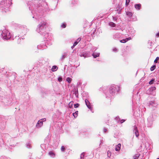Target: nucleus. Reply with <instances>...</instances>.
Instances as JSON below:
<instances>
[{"mask_svg":"<svg viewBox=\"0 0 159 159\" xmlns=\"http://www.w3.org/2000/svg\"><path fill=\"white\" fill-rule=\"evenodd\" d=\"M156 36L159 37V32L156 34Z\"/></svg>","mask_w":159,"mask_h":159,"instance_id":"nucleus-51","label":"nucleus"},{"mask_svg":"<svg viewBox=\"0 0 159 159\" xmlns=\"http://www.w3.org/2000/svg\"><path fill=\"white\" fill-rule=\"evenodd\" d=\"M26 146L28 148H31V145L29 143H27L26 144Z\"/></svg>","mask_w":159,"mask_h":159,"instance_id":"nucleus-28","label":"nucleus"},{"mask_svg":"<svg viewBox=\"0 0 159 159\" xmlns=\"http://www.w3.org/2000/svg\"><path fill=\"white\" fill-rule=\"evenodd\" d=\"M57 69V66H52L51 70L53 72L55 71H56Z\"/></svg>","mask_w":159,"mask_h":159,"instance_id":"nucleus-19","label":"nucleus"},{"mask_svg":"<svg viewBox=\"0 0 159 159\" xmlns=\"http://www.w3.org/2000/svg\"><path fill=\"white\" fill-rule=\"evenodd\" d=\"M47 24L45 21H41L37 26L36 31L40 35L43 36L45 38L49 37L48 34L46 32Z\"/></svg>","mask_w":159,"mask_h":159,"instance_id":"nucleus-2","label":"nucleus"},{"mask_svg":"<svg viewBox=\"0 0 159 159\" xmlns=\"http://www.w3.org/2000/svg\"><path fill=\"white\" fill-rule=\"evenodd\" d=\"M75 46H74V45L73 44V45L71 46V48L73 49Z\"/></svg>","mask_w":159,"mask_h":159,"instance_id":"nucleus-54","label":"nucleus"},{"mask_svg":"<svg viewBox=\"0 0 159 159\" xmlns=\"http://www.w3.org/2000/svg\"><path fill=\"white\" fill-rule=\"evenodd\" d=\"M11 0H2L0 2V9L2 13L6 12L9 11L11 4Z\"/></svg>","mask_w":159,"mask_h":159,"instance_id":"nucleus-3","label":"nucleus"},{"mask_svg":"<svg viewBox=\"0 0 159 159\" xmlns=\"http://www.w3.org/2000/svg\"><path fill=\"white\" fill-rule=\"evenodd\" d=\"M81 40V39L80 38H78V39H77V40L76 41H78V42L80 41Z\"/></svg>","mask_w":159,"mask_h":159,"instance_id":"nucleus-50","label":"nucleus"},{"mask_svg":"<svg viewBox=\"0 0 159 159\" xmlns=\"http://www.w3.org/2000/svg\"><path fill=\"white\" fill-rule=\"evenodd\" d=\"M78 43V41H75L74 43V46H76Z\"/></svg>","mask_w":159,"mask_h":159,"instance_id":"nucleus-43","label":"nucleus"},{"mask_svg":"<svg viewBox=\"0 0 159 159\" xmlns=\"http://www.w3.org/2000/svg\"><path fill=\"white\" fill-rule=\"evenodd\" d=\"M78 111H76L75 113H73V115L75 118H76L78 116Z\"/></svg>","mask_w":159,"mask_h":159,"instance_id":"nucleus-25","label":"nucleus"},{"mask_svg":"<svg viewBox=\"0 0 159 159\" xmlns=\"http://www.w3.org/2000/svg\"><path fill=\"white\" fill-rule=\"evenodd\" d=\"M156 67V66L155 65L152 66L150 68V70L151 71H153Z\"/></svg>","mask_w":159,"mask_h":159,"instance_id":"nucleus-27","label":"nucleus"},{"mask_svg":"<svg viewBox=\"0 0 159 159\" xmlns=\"http://www.w3.org/2000/svg\"><path fill=\"white\" fill-rule=\"evenodd\" d=\"M120 34L118 33H117L114 35L113 38L114 39H116L120 38Z\"/></svg>","mask_w":159,"mask_h":159,"instance_id":"nucleus-13","label":"nucleus"},{"mask_svg":"<svg viewBox=\"0 0 159 159\" xmlns=\"http://www.w3.org/2000/svg\"><path fill=\"white\" fill-rule=\"evenodd\" d=\"M130 2V0H126V5L127 6L128 5L129 3Z\"/></svg>","mask_w":159,"mask_h":159,"instance_id":"nucleus-38","label":"nucleus"},{"mask_svg":"<svg viewBox=\"0 0 159 159\" xmlns=\"http://www.w3.org/2000/svg\"><path fill=\"white\" fill-rule=\"evenodd\" d=\"M148 120L149 122V126H151L152 124L153 121L154 120L152 116H149L148 118Z\"/></svg>","mask_w":159,"mask_h":159,"instance_id":"nucleus-11","label":"nucleus"},{"mask_svg":"<svg viewBox=\"0 0 159 159\" xmlns=\"http://www.w3.org/2000/svg\"><path fill=\"white\" fill-rule=\"evenodd\" d=\"M151 89L152 91L156 89V88L155 87H152Z\"/></svg>","mask_w":159,"mask_h":159,"instance_id":"nucleus-46","label":"nucleus"},{"mask_svg":"<svg viewBox=\"0 0 159 159\" xmlns=\"http://www.w3.org/2000/svg\"><path fill=\"white\" fill-rule=\"evenodd\" d=\"M72 80V79L69 77H67L66 79V81L69 84L70 83Z\"/></svg>","mask_w":159,"mask_h":159,"instance_id":"nucleus-23","label":"nucleus"},{"mask_svg":"<svg viewBox=\"0 0 159 159\" xmlns=\"http://www.w3.org/2000/svg\"><path fill=\"white\" fill-rule=\"evenodd\" d=\"M134 7L137 10L140 9L141 7V4H136L134 5Z\"/></svg>","mask_w":159,"mask_h":159,"instance_id":"nucleus-16","label":"nucleus"},{"mask_svg":"<svg viewBox=\"0 0 159 159\" xmlns=\"http://www.w3.org/2000/svg\"><path fill=\"white\" fill-rule=\"evenodd\" d=\"M149 105L154 107H156L157 105V103L153 101H151L150 102Z\"/></svg>","mask_w":159,"mask_h":159,"instance_id":"nucleus-14","label":"nucleus"},{"mask_svg":"<svg viewBox=\"0 0 159 159\" xmlns=\"http://www.w3.org/2000/svg\"><path fill=\"white\" fill-rule=\"evenodd\" d=\"M1 159H10V158L6 157H1Z\"/></svg>","mask_w":159,"mask_h":159,"instance_id":"nucleus-37","label":"nucleus"},{"mask_svg":"<svg viewBox=\"0 0 159 159\" xmlns=\"http://www.w3.org/2000/svg\"><path fill=\"white\" fill-rule=\"evenodd\" d=\"M46 41L45 43V44H44L43 43H42L38 45L37 46V48L38 49L43 50L46 49L47 47V46L46 44V43H47V44L48 45H50L51 44L50 42H48V40H51L52 39V38L50 37V38H46Z\"/></svg>","mask_w":159,"mask_h":159,"instance_id":"nucleus-5","label":"nucleus"},{"mask_svg":"<svg viewBox=\"0 0 159 159\" xmlns=\"http://www.w3.org/2000/svg\"><path fill=\"white\" fill-rule=\"evenodd\" d=\"M120 90V87L118 85H113L109 88V90L106 93L107 97L110 98L117 94Z\"/></svg>","mask_w":159,"mask_h":159,"instance_id":"nucleus-4","label":"nucleus"},{"mask_svg":"<svg viewBox=\"0 0 159 159\" xmlns=\"http://www.w3.org/2000/svg\"><path fill=\"white\" fill-rule=\"evenodd\" d=\"M99 53H93L92 55L93 56L94 58H96L97 57H98L99 56Z\"/></svg>","mask_w":159,"mask_h":159,"instance_id":"nucleus-17","label":"nucleus"},{"mask_svg":"<svg viewBox=\"0 0 159 159\" xmlns=\"http://www.w3.org/2000/svg\"><path fill=\"white\" fill-rule=\"evenodd\" d=\"M80 106V104L79 103H76L74 105V107L76 108Z\"/></svg>","mask_w":159,"mask_h":159,"instance_id":"nucleus-34","label":"nucleus"},{"mask_svg":"<svg viewBox=\"0 0 159 159\" xmlns=\"http://www.w3.org/2000/svg\"><path fill=\"white\" fill-rule=\"evenodd\" d=\"M75 96L77 97L78 98V91L77 90H76V89H75Z\"/></svg>","mask_w":159,"mask_h":159,"instance_id":"nucleus-31","label":"nucleus"},{"mask_svg":"<svg viewBox=\"0 0 159 159\" xmlns=\"http://www.w3.org/2000/svg\"><path fill=\"white\" fill-rule=\"evenodd\" d=\"M157 159H159V158H157Z\"/></svg>","mask_w":159,"mask_h":159,"instance_id":"nucleus-55","label":"nucleus"},{"mask_svg":"<svg viewBox=\"0 0 159 159\" xmlns=\"http://www.w3.org/2000/svg\"><path fill=\"white\" fill-rule=\"evenodd\" d=\"M49 154L50 156L52 157H54L55 156V154L52 151H50L49 152Z\"/></svg>","mask_w":159,"mask_h":159,"instance_id":"nucleus-21","label":"nucleus"},{"mask_svg":"<svg viewBox=\"0 0 159 159\" xmlns=\"http://www.w3.org/2000/svg\"><path fill=\"white\" fill-rule=\"evenodd\" d=\"M39 61H40V60H39ZM43 59H42V61H41V62H40H40H40V63H43Z\"/></svg>","mask_w":159,"mask_h":159,"instance_id":"nucleus-53","label":"nucleus"},{"mask_svg":"<svg viewBox=\"0 0 159 159\" xmlns=\"http://www.w3.org/2000/svg\"><path fill=\"white\" fill-rule=\"evenodd\" d=\"M107 156L108 157H110L111 156V151H107Z\"/></svg>","mask_w":159,"mask_h":159,"instance_id":"nucleus-30","label":"nucleus"},{"mask_svg":"<svg viewBox=\"0 0 159 159\" xmlns=\"http://www.w3.org/2000/svg\"><path fill=\"white\" fill-rule=\"evenodd\" d=\"M84 157V153L83 152L80 155V159H83Z\"/></svg>","mask_w":159,"mask_h":159,"instance_id":"nucleus-32","label":"nucleus"},{"mask_svg":"<svg viewBox=\"0 0 159 159\" xmlns=\"http://www.w3.org/2000/svg\"><path fill=\"white\" fill-rule=\"evenodd\" d=\"M103 138H102V139L101 140L100 144H103Z\"/></svg>","mask_w":159,"mask_h":159,"instance_id":"nucleus-48","label":"nucleus"},{"mask_svg":"<svg viewBox=\"0 0 159 159\" xmlns=\"http://www.w3.org/2000/svg\"><path fill=\"white\" fill-rule=\"evenodd\" d=\"M28 6L33 15L32 17L39 20L43 15V10L47 11L48 7L44 1L34 0L28 2Z\"/></svg>","mask_w":159,"mask_h":159,"instance_id":"nucleus-1","label":"nucleus"},{"mask_svg":"<svg viewBox=\"0 0 159 159\" xmlns=\"http://www.w3.org/2000/svg\"><path fill=\"white\" fill-rule=\"evenodd\" d=\"M103 132L104 133H106L107 132V129H106L105 128H104V129H103Z\"/></svg>","mask_w":159,"mask_h":159,"instance_id":"nucleus-42","label":"nucleus"},{"mask_svg":"<svg viewBox=\"0 0 159 159\" xmlns=\"http://www.w3.org/2000/svg\"><path fill=\"white\" fill-rule=\"evenodd\" d=\"M113 51L115 52H117V49L116 48H115L113 49Z\"/></svg>","mask_w":159,"mask_h":159,"instance_id":"nucleus-45","label":"nucleus"},{"mask_svg":"<svg viewBox=\"0 0 159 159\" xmlns=\"http://www.w3.org/2000/svg\"><path fill=\"white\" fill-rule=\"evenodd\" d=\"M159 59V57H156V59H155L154 61V62L155 63H157V61Z\"/></svg>","mask_w":159,"mask_h":159,"instance_id":"nucleus-36","label":"nucleus"},{"mask_svg":"<svg viewBox=\"0 0 159 159\" xmlns=\"http://www.w3.org/2000/svg\"><path fill=\"white\" fill-rule=\"evenodd\" d=\"M113 20L114 21H116L117 19L116 18V17H115L114 16L112 17Z\"/></svg>","mask_w":159,"mask_h":159,"instance_id":"nucleus-44","label":"nucleus"},{"mask_svg":"<svg viewBox=\"0 0 159 159\" xmlns=\"http://www.w3.org/2000/svg\"><path fill=\"white\" fill-rule=\"evenodd\" d=\"M137 20V18H136V17H134V18L133 20Z\"/></svg>","mask_w":159,"mask_h":159,"instance_id":"nucleus-52","label":"nucleus"},{"mask_svg":"<svg viewBox=\"0 0 159 159\" xmlns=\"http://www.w3.org/2000/svg\"><path fill=\"white\" fill-rule=\"evenodd\" d=\"M126 14L129 17H131L133 15V13L129 11L126 12Z\"/></svg>","mask_w":159,"mask_h":159,"instance_id":"nucleus-20","label":"nucleus"},{"mask_svg":"<svg viewBox=\"0 0 159 159\" xmlns=\"http://www.w3.org/2000/svg\"><path fill=\"white\" fill-rule=\"evenodd\" d=\"M2 35L3 38L6 40L9 39L11 38V35L10 32L6 29H5L2 31Z\"/></svg>","mask_w":159,"mask_h":159,"instance_id":"nucleus-6","label":"nucleus"},{"mask_svg":"<svg viewBox=\"0 0 159 159\" xmlns=\"http://www.w3.org/2000/svg\"><path fill=\"white\" fill-rule=\"evenodd\" d=\"M108 24L109 25L112 27H115L116 26V24L112 22H110Z\"/></svg>","mask_w":159,"mask_h":159,"instance_id":"nucleus-22","label":"nucleus"},{"mask_svg":"<svg viewBox=\"0 0 159 159\" xmlns=\"http://www.w3.org/2000/svg\"><path fill=\"white\" fill-rule=\"evenodd\" d=\"M154 81V80L153 79H152L149 82V84H152Z\"/></svg>","mask_w":159,"mask_h":159,"instance_id":"nucleus-39","label":"nucleus"},{"mask_svg":"<svg viewBox=\"0 0 159 159\" xmlns=\"http://www.w3.org/2000/svg\"><path fill=\"white\" fill-rule=\"evenodd\" d=\"M67 56V54L66 53H64L61 56V59L62 60H63Z\"/></svg>","mask_w":159,"mask_h":159,"instance_id":"nucleus-24","label":"nucleus"},{"mask_svg":"<svg viewBox=\"0 0 159 159\" xmlns=\"http://www.w3.org/2000/svg\"><path fill=\"white\" fill-rule=\"evenodd\" d=\"M58 80L60 82H61L62 80V78L61 77H59L58 78Z\"/></svg>","mask_w":159,"mask_h":159,"instance_id":"nucleus-33","label":"nucleus"},{"mask_svg":"<svg viewBox=\"0 0 159 159\" xmlns=\"http://www.w3.org/2000/svg\"><path fill=\"white\" fill-rule=\"evenodd\" d=\"M125 121V120L122 119L121 120H120V122L121 123H123Z\"/></svg>","mask_w":159,"mask_h":159,"instance_id":"nucleus-47","label":"nucleus"},{"mask_svg":"<svg viewBox=\"0 0 159 159\" xmlns=\"http://www.w3.org/2000/svg\"><path fill=\"white\" fill-rule=\"evenodd\" d=\"M84 57H86L90 56V55L89 52H84Z\"/></svg>","mask_w":159,"mask_h":159,"instance_id":"nucleus-18","label":"nucleus"},{"mask_svg":"<svg viewBox=\"0 0 159 159\" xmlns=\"http://www.w3.org/2000/svg\"><path fill=\"white\" fill-rule=\"evenodd\" d=\"M46 120L45 118L42 119L38 121L36 125V127L37 128H39L41 127L43 125V122L45 121Z\"/></svg>","mask_w":159,"mask_h":159,"instance_id":"nucleus-8","label":"nucleus"},{"mask_svg":"<svg viewBox=\"0 0 159 159\" xmlns=\"http://www.w3.org/2000/svg\"><path fill=\"white\" fill-rule=\"evenodd\" d=\"M61 150L62 152H64L65 151V148H64V147L63 146H62L61 147Z\"/></svg>","mask_w":159,"mask_h":159,"instance_id":"nucleus-40","label":"nucleus"},{"mask_svg":"<svg viewBox=\"0 0 159 159\" xmlns=\"http://www.w3.org/2000/svg\"><path fill=\"white\" fill-rule=\"evenodd\" d=\"M80 56L81 57H84V52L83 54H81L80 55Z\"/></svg>","mask_w":159,"mask_h":159,"instance_id":"nucleus-49","label":"nucleus"},{"mask_svg":"<svg viewBox=\"0 0 159 159\" xmlns=\"http://www.w3.org/2000/svg\"><path fill=\"white\" fill-rule=\"evenodd\" d=\"M61 27L62 28H65L66 27V24H63L61 25Z\"/></svg>","mask_w":159,"mask_h":159,"instance_id":"nucleus-41","label":"nucleus"},{"mask_svg":"<svg viewBox=\"0 0 159 159\" xmlns=\"http://www.w3.org/2000/svg\"><path fill=\"white\" fill-rule=\"evenodd\" d=\"M77 3V1L76 0H73L72 2V4L74 5Z\"/></svg>","mask_w":159,"mask_h":159,"instance_id":"nucleus-35","label":"nucleus"},{"mask_svg":"<svg viewBox=\"0 0 159 159\" xmlns=\"http://www.w3.org/2000/svg\"><path fill=\"white\" fill-rule=\"evenodd\" d=\"M85 104H86V106H87V107H88V108L89 109H90L92 111L91 109V106L90 105V104L89 102V100L87 99H86L85 100Z\"/></svg>","mask_w":159,"mask_h":159,"instance_id":"nucleus-10","label":"nucleus"},{"mask_svg":"<svg viewBox=\"0 0 159 159\" xmlns=\"http://www.w3.org/2000/svg\"><path fill=\"white\" fill-rule=\"evenodd\" d=\"M19 30L20 32L21 35H25L28 30L25 26L21 25L19 27Z\"/></svg>","mask_w":159,"mask_h":159,"instance_id":"nucleus-7","label":"nucleus"},{"mask_svg":"<svg viewBox=\"0 0 159 159\" xmlns=\"http://www.w3.org/2000/svg\"><path fill=\"white\" fill-rule=\"evenodd\" d=\"M133 132L134 133L135 136L138 137L139 135V133L136 126H134L133 130Z\"/></svg>","mask_w":159,"mask_h":159,"instance_id":"nucleus-9","label":"nucleus"},{"mask_svg":"<svg viewBox=\"0 0 159 159\" xmlns=\"http://www.w3.org/2000/svg\"><path fill=\"white\" fill-rule=\"evenodd\" d=\"M131 39V37H129L128 38H126L125 39H123L120 40V42L121 43H125L128 40Z\"/></svg>","mask_w":159,"mask_h":159,"instance_id":"nucleus-12","label":"nucleus"},{"mask_svg":"<svg viewBox=\"0 0 159 159\" xmlns=\"http://www.w3.org/2000/svg\"><path fill=\"white\" fill-rule=\"evenodd\" d=\"M73 101L70 102L69 103V107L70 108H71L72 107L73 105Z\"/></svg>","mask_w":159,"mask_h":159,"instance_id":"nucleus-26","label":"nucleus"},{"mask_svg":"<svg viewBox=\"0 0 159 159\" xmlns=\"http://www.w3.org/2000/svg\"><path fill=\"white\" fill-rule=\"evenodd\" d=\"M139 157V154H136L134 156V159H137Z\"/></svg>","mask_w":159,"mask_h":159,"instance_id":"nucleus-29","label":"nucleus"},{"mask_svg":"<svg viewBox=\"0 0 159 159\" xmlns=\"http://www.w3.org/2000/svg\"><path fill=\"white\" fill-rule=\"evenodd\" d=\"M121 145L120 143H119L116 146L115 148V150L116 151H119L120 149Z\"/></svg>","mask_w":159,"mask_h":159,"instance_id":"nucleus-15","label":"nucleus"}]
</instances>
